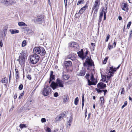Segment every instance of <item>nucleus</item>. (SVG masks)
<instances>
[{
	"mask_svg": "<svg viewBox=\"0 0 132 132\" xmlns=\"http://www.w3.org/2000/svg\"><path fill=\"white\" fill-rule=\"evenodd\" d=\"M51 91L50 87L47 85H45L42 90V94L45 96H47L51 94Z\"/></svg>",
	"mask_w": 132,
	"mask_h": 132,
	"instance_id": "3",
	"label": "nucleus"
},
{
	"mask_svg": "<svg viewBox=\"0 0 132 132\" xmlns=\"http://www.w3.org/2000/svg\"><path fill=\"white\" fill-rule=\"evenodd\" d=\"M108 47L109 49L110 50L113 48L112 46L111 45V44L110 43L109 44Z\"/></svg>",
	"mask_w": 132,
	"mask_h": 132,
	"instance_id": "44",
	"label": "nucleus"
},
{
	"mask_svg": "<svg viewBox=\"0 0 132 132\" xmlns=\"http://www.w3.org/2000/svg\"><path fill=\"white\" fill-rule=\"evenodd\" d=\"M10 0H1V2L6 5H10Z\"/></svg>",
	"mask_w": 132,
	"mask_h": 132,
	"instance_id": "22",
	"label": "nucleus"
},
{
	"mask_svg": "<svg viewBox=\"0 0 132 132\" xmlns=\"http://www.w3.org/2000/svg\"><path fill=\"white\" fill-rule=\"evenodd\" d=\"M26 125L25 124H20L19 126L20 128L21 129L23 128H26Z\"/></svg>",
	"mask_w": 132,
	"mask_h": 132,
	"instance_id": "39",
	"label": "nucleus"
},
{
	"mask_svg": "<svg viewBox=\"0 0 132 132\" xmlns=\"http://www.w3.org/2000/svg\"><path fill=\"white\" fill-rule=\"evenodd\" d=\"M87 7L86 5L82 7L81 8L79 11V12L80 14H82L84 12L86 9V8Z\"/></svg>",
	"mask_w": 132,
	"mask_h": 132,
	"instance_id": "20",
	"label": "nucleus"
},
{
	"mask_svg": "<svg viewBox=\"0 0 132 132\" xmlns=\"http://www.w3.org/2000/svg\"><path fill=\"white\" fill-rule=\"evenodd\" d=\"M51 86L53 89H55L57 87V85L56 83L55 82L53 81L51 85Z\"/></svg>",
	"mask_w": 132,
	"mask_h": 132,
	"instance_id": "17",
	"label": "nucleus"
},
{
	"mask_svg": "<svg viewBox=\"0 0 132 132\" xmlns=\"http://www.w3.org/2000/svg\"><path fill=\"white\" fill-rule=\"evenodd\" d=\"M29 58L31 63L32 64H34L38 62L40 57L37 54H35L30 55Z\"/></svg>",
	"mask_w": 132,
	"mask_h": 132,
	"instance_id": "2",
	"label": "nucleus"
},
{
	"mask_svg": "<svg viewBox=\"0 0 132 132\" xmlns=\"http://www.w3.org/2000/svg\"><path fill=\"white\" fill-rule=\"evenodd\" d=\"M41 121L42 122H45L46 121V120L45 118H43L41 119Z\"/></svg>",
	"mask_w": 132,
	"mask_h": 132,
	"instance_id": "52",
	"label": "nucleus"
},
{
	"mask_svg": "<svg viewBox=\"0 0 132 132\" xmlns=\"http://www.w3.org/2000/svg\"><path fill=\"white\" fill-rule=\"evenodd\" d=\"M1 82L3 84L7 83L8 82L7 78L6 77L3 78L1 80Z\"/></svg>",
	"mask_w": 132,
	"mask_h": 132,
	"instance_id": "25",
	"label": "nucleus"
},
{
	"mask_svg": "<svg viewBox=\"0 0 132 132\" xmlns=\"http://www.w3.org/2000/svg\"><path fill=\"white\" fill-rule=\"evenodd\" d=\"M5 32L4 31L1 32L0 34L1 36L3 38L4 37V38L5 37L6 35V33H5Z\"/></svg>",
	"mask_w": 132,
	"mask_h": 132,
	"instance_id": "31",
	"label": "nucleus"
},
{
	"mask_svg": "<svg viewBox=\"0 0 132 132\" xmlns=\"http://www.w3.org/2000/svg\"><path fill=\"white\" fill-rule=\"evenodd\" d=\"M113 76V75H111V76H109V75H107L106 76L107 79L108 80H109L111 77Z\"/></svg>",
	"mask_w": 132,
	"mask_h": 132,
	"instance_id": "53",
	"label": "nucleus"
},
{
	"mask_svg": "<svg viewBox=\"0 0 132 132\" xmlns=\"http://www.w3.org/2000/svg\"><path fill=\"white\" fill-rule=\"evenodd\" d=\"M56 83L57 84V86H59V87H63L64 86V82L62 80L57 79L56 80Z\"/></svg>",
	"mask_w": 132,
	"mask_h": 132,
	"instance_id": "7",
	"label": "nucleus"
},
{
	"mask_svg": "<svg viewBox=\"0 0 132 132\" xmlns=\"http://www.w3.org/2000/svg\"><path fill=\"white\" fill-rule=\"evenodd\" d=\"M70 47L73 48L75 49H78V44L75 42H71L69 44Z\"/></svg>",
	"mask_w": 132,
	"mask_h": 132,
	"instance_id": "6",
	"label": "nucleus"
},
{
	"mask_svg": "<svg viewBox=\"0 0 132 132\" xmlns=\"http://www.w3.org/2000/svg\"><path fill=\"white\" fill-rule=\"evenodd\" d=\"M54 78L55 76L53 75V71H51L50 73V80L49 81V83H50L51 81L54 79Z\"/></svg>",
	"mask_w": 132,
	"mask_h": 132,
	"instance_id": "14",
	"label": "nucleus"
},
{
	"mask_svg": "<svg viewBox=\"0 0 132 132\" xmlns=\"http://www.w3.org/2000/svg\"><path fill=\"white\" fill-rule=\"evenodd\" d=\"M18 25L19 26H27V25L23 22H19L18 23Z\"/></svg>",
	"mask_w": 132,
	"mask_h": 132,
	"instance_id": "28",
	"label": "nucleus"
},
{
	"mask_svg": "<svg viewBox=\"0 0 132 132\" xmlns=\"http://www.w3.org/2000/svg\"><path fill=\"white\" fill-rule=\"evenodd\" d=\"M85 3V1L83 0H80L78 3L77 5H79L80 4H84Z\"/></svg>",
	"mask_w": 132,
	"mask_h": 132,
	"instance_id": "38",
	"label": "nucleus"
},
{
	"mask_svg": "<svg viewBox=\"0 0 132 132\" xmlns=\"http://www.w3.org/2000/svg\"><path fill=\"white\" fill-rule=\"evenodd\" d=\"M24 92H23L22 93H21L19 97V99H20L22 97V96L24 95Z\"/></svg>",
	"mask_w": 132,
	"mask_h": 132,
	"instance_id": "49",
	"label": "nucleus"
},
{
	"mask_svg": "<svg viewBox=\"0 0 132 132\" xmlns=\"http://www.w3.org/2000/svg\"><path fill=\"white\" fill-rule=\"evenodd\" d=\"M10 31L12 34L17 33L19 32V30L16 29H10Z\"/></svg>",
	"mask_w": 132,
	"mask_h": 132,
	"instance_id": "24",
	"label": "nucleus"
},
{
	"mask_svg": "<svg viewBox=\"0 0 132 132\" xmlns=\"http://www.w3.org/2000/svg\"><path fill=\"white\" fill-rule=\"evenodd\" d=\"M9 1L10 3V5H14L16 3V1L14 0H10Z\"/></svg>",
	"mask_w": 132,
	"mask_h": 132,
	"instance_id": "34",
	"label": "nucleus"
},
{
	"mask_svg": "<svg viewBox=\"0 0 132 132\" xmlns=\"http://www.w3.org/2000/svg\"><path fill=\"white\" fill-rule=\"evenodd\" d=\"M131 23V21H130L128 22V24L127 25V28L128 29H129V28L130 27V26Z\"/></svg>",
	"mask_w": 132,
	"mask_h": 132,
	"instance_id": "46",
	"label": "nucleus"
},
{
	"mask_svg": "<svg viewBox=\"0 0 132 132\" xmlns=\"http://www.w3.org/2000/svg\"><path fill=\"white\" fill-rule=\"evenodd\" d=\"M72 120V118L71 116H70L69 119L67 122V128H69L70 126Z\"/></svg>",
	"mask_w": 132,
	"mask_h": 132,
	"instance_id": "9",
	"label": "nucleus"
},
{
	"mask_svg": "<svg viewBox=\"0 0 132 132\" xmlns=\"http://www.w3.org/2000/svg\"><path fill=\"white\" fill-rule=\"evenodd\" d=\"M85 72L84 70H82L80 71L78 75L81 76H84L85 74Z\"/></svg>",
	"mask_w": 132,
	"mask_h": 132,
	"instance_id": "26",
	"label": "nucleus"
},
{
	"mask_svg": "<svg viewBox=\"0 0 132 132\" xmlns=\"http://www.w3.org/2000/svg\"><path fill=\"white\" fill-rule=\"evenodd\" d=\"M106 77H107L106 76H105V75L103 76V78H102V79H103V82L106 81V83H107L108 82V81L106 80Z\"/></svg>",
	"mask_w": 132,
	"mask_h": 132,
	"instance_id": "36",
	"label": "nucleus"
},
{
	"mask_svg": "<svg viewBox=\"0 0 132 132\" xmlns=\"http://www.w3.org/2000/svg\"><path fill=\"white\" fill-rule=\"evenodd\" d=\"M90 79L92 81H91L89 79H87L88 82V85L89 86H90L92 85H95L97 82H94V81H95V79L93 73H92L91 74Z\"/></svg>",
	"mask_w": 132,
	"mask_h": 132,
	"instance_id": "5",
	"label": "nucleus"
},
{
	"mask_svg": "<svg viewBox=\"0 0 132 132\" xmlns=\"http://www.w3.org/2000/svg\"><path fill=\"white\" fill-rule=\"evenodd\" d=\"M110 36L108 34L106 36V39H109Z\"/></svg>",
	"mask_w": 132,
	"mask_h": 132,
	"instance_id": "61",
	"label": "nucleus"
},
{
	"mask_svg": "<svg viewBox=\"0 0 132 132\" xmlns=\"http://www.w3.org/2000/svg\"><path fill=\"white\" fill-rule=\"evenodd\" d=\"M46 131L47 132H51V129L49 127H47L46 128Z\"/></svg>",
	"mask_w": 132,
	"mask_h": 132,
	"instance_id": "48",
	"label": "nucleus"
},
{
	"mask_svg": "<svg viewBox=\"0 0 132 132\" xmlns=\"http://www.w3.org/2000/svg\"><path fill=\"white\" fill-rule=\"evenodd\" d=\"M3 44L2 41V40H1L0 41V46L1 47H2L3 46Z\"/></svg>",
	"mask_w": 132,
	"mask_h": 132,
	"instance_id": "56",
	"label": "nucleus"
},
{
	"mask_svg": "<svg viewBox=\"0 0 132 132\" xmlns=\"http://www.w3.org/2000/svg\"><path fill=\"white\" fill-rule=\"evenodd\" d=\"M67 0H64V3L65 5H67Z\"/></svg>",
	"mask_w": 132,
	"mask_h": 132,
	"instance_id": "64",
	"label": "nucleus"
},
{
	"mask_svg": "<svg viewBox=\"0 0 132 132\" xmlns=\"http://www.w3.org/2000/svg\"><path fill=\"white\" fill-rule=\"evenodd\" d=\"M89 74H87L86 76V79H89Z\"/></svg>",
	"mask_w": 132,
	"mask_h": 132,
	"instance_id": "57",
	"label": "nucleus"
},
{
	"mask_svg": "<svg viewBox=\"0 0 132 132\" xmlns=\"http://www.w3.org/2000/svg\"><path fill=\"white\" fill-rule=\"evenodd\" d=\"M27 78H28V79H29V80H30L31 79V76L30 75H27Z\"/></svg>",
	"mask_w": 132,
	"mask_h": 132,
	"instance_id": "54",
	"label": "nucleus"
},
{
	"mask_svg": "<svg viewBox=\"0 0 132 132\" xmlns=\"http://www.w3.org/2000/svg\"><path fill=\"white\" fill-rule=\"evenodd\" d=\"M48 4H49L50 5V6H51V3L50 2V0H48Z\"/></svg>",
	"mask_w": 132,
	"mask_h": 132,
	"instance_id": "63",
	"label": "nucleus"
},
{
	"mask_svg": "<svg viewBox=\"0 0 132 132\" xmlns=\"http://www.w3.org/2000/svg\"><path fill=\"white\" fill-rule=\"evenodd\" d=\"M83 50L81 49L80 51L77 53L78 56L82 59H84L86 56V55H84L83 53Z\"/></svg>",
	"mask_w": 132,
	"mask_h": 132,
	"instance_id": "8",
	"label": "nucleus"
},
{
	"mask_svg": "<svg viewBox=\"0 0 132 132\" xmlns=\"http://www.w3.org/2000/svg\"><path fill=\"white\" fill-rule=\"evenodd\" d=\"M62 77H63V79L64 80H68L69 78V77L67 75H63L62 76Z\"/></svg>",
	"mask_w": 132,
	"mask_h": 132,
	"instance_id": "29",
	"label": "nucleus"
},
{
	"mask_svg": "<svg viewBox=\"0 0 132 132\" xmlns=\"http://www.w3.org/2000/svg\"><path fill=\"white\" fill-rule=\"evenodd\" d=\"M102 91H103L104 93V95H105V93L107 92V90L106 89L104 90H103Z\"/></svg>",
	"mask_w": 132,
	"mask_h": 132,
	"instance_id": "60",
	"label": "nucleus"
},
{
	"mask_svg": "<svg viewBox=\"0 0 132 132\" xmlns=\"http://www.w3.org/2000/svg\"><path fill=\"white\" fill-rule=\"evenodd\" d=\"M125 93V89L124 88H122V90L121 92V94H123Z\"/></svg>",
	"mask_w": 132,
	"mask_h": 132,
	"instance_id": "45",
	"label": "nucleus"
},
{
	"mask_svg": "<svg viewBox=\"0 0 132 132\" xmlns=\"http://www.w3.org/2000/svg\"><path fill=\"white\" fill-rule=\"evenodd\" d=\"M107 6H106L105 7L103 8L102 11L100 13V15L98 19V23H100L101 20V19L103 17V14H104V20H105L106 19V13L107 12Z\"/></svg>",
	"mask_w": 132,
	"mask_h": 132,
	"instance_id": "4",
	"label": "nucleus"
},
{
	"mask_svg": "<svg viewBox=\"0 0 132 132\" xmlns=\"http://www.w3.org/2000/svg\"><path fill=\"white\" fill-rule=\"evenodd\" d=\"M17 97V94H14V98L15 99Z\"/></svg>",
	"mask_w": 132,
	"mask_h": 132,
	"instance_id": "58",
	"label": "nucleus"
},
{
	"mask_svg": "<svg viewBox=\"0 0 132 132\" xmlns=\"http://www.w3.org/2000/svg\"><path fill=\"white\" fill-rule=\"evenodd\" d=\"M64 63L66 67L70 66L72 64V62L70 61H65L64 62Z\"/></svg>",
	"mask_w": 132,
	"mask_h": 132,
	"instance_id": "15",
	"label": "nucleus"
},
{
	"mask_svg": "<svg viewBox=\"0 0 132 132\" xmlns=\"http://www.w3.org/2000/svg\"><path fill=\"white\" fill-rule=\"evenodd\" d=\"M25 57H24L19 56V59L18 60V61L19 62L21 61L22 62H24Z\"/></svg>",
	"mask_w": 132,
	"mask_h": 132,
	"instance_id": "27",
	"label": "nucleus"
},
{
	"mask_svg": "<svg viewBox=\"0 0 132 132\" xmlns=\"http://www.w3.org/2000/svg\"><path fill=\"white\" fill-rule=\"evenodd\" d=\"M40 49L38 54H39L40 55L42 56L44 55L46 53L44 49L42 47H40Z\"/></svg>",
	"mask_w": 132,
	"mask_h": 132,
	"instance_id": "13",
	"label": "nucleus"
},
{
	"mask_svg": "<svg viewBox=\"0 0 132 132\" xmlns=\"http://www.w3.org/2000/svg\"><path fill=\"white\" fill-rule=\"evenodd\" d=\"M26 45V40H24L23 41L22 43V46L24 47Z\"/></svg>",
	"mask_w": 132,
	"mask_h": 132,
	"instance_id": "40",
	"label": "nucleus"
},
{
	"mask_svg": "<svg viewBox=\"0 0 132 132\" xmlns=\"http://www.w3.org/2000/svg\"><path fill=\"white\" fill-rule=\"evenodd\" d=\"M96 90L98 93H101L102 91L101 90L97 88H96Z\"/></svg>",
	"mask_w": 132,
	"mask_h": 132,
	"instance_id": "55",
	"label": "nucleus"
},
{
	"mask_svg": "<svg viewBox=\"0 0 132 132\" xmlns=\"http://www.w3.org/2000/svg\"><path fill=\"white\" fill-rule=\"evenodd\" d=\"M40 47H35L34 49V53H35L36 54H38L39 51H40Z\"/></svg>",
	"mask_w": 132,
	"mask_h": 132,
	"instance_id": "18",
	"label": "nucleus"
},
{
	"mask_svg": "<svg viewBox=\"0 0 132 132\" xmlns=\"http://www.w3.org/2000/svg\"><path fill=\"white\" fill-rule=\"evenodd\" d=\"M15 77L16 79H18L19 78V72L18 70L17 69H15Z\"/></svg>",
	"mask_w": 132,
	"mask_h": 132,
	"instance_id": "19",
	"label": "nucleus"
},
{
	"mask_svg": "<svg viewBox=\"0 0 132 132\" xmlns=\"http://www.w3.org/2000/svg\"><path fill=\"white\" fill-rule=\"evenodd\" d=\"M23 87V85L22 84H21L20 85L19 87V89L20 90H21L22 89Z\"/></svg>",
	"mask_w": 132,
	"mask_h": 132,
	"instance_id": "51",
	"label": "nucleus"
},
{
	"mask_svg": "<svg viewBox=\"0 0 132 132\" xmlns=\"http://www.w3.org/2000/svg\"><path fill=\"white\" fill-rule=\"evenodd\" d=\"M79 102V99L78 97H77L75 98V100L74 104L76 105L78 104Z\"/></svg>",
	"mask_w": 132,
	"mask_h": 132,
	"instance_id": "35",
	"label": "nucleus"
},
{
	"mask_svg": "<svg viewBox=\"0 0 132 132\" xmlns=\"http://www.w3.org/2000/svg\"><path fill=\"white\" fill-rule=\"evenodd\" d=\"M91 45L92 46V47L91 49H92L93 50H94V47L95 46V44L92 43H91Z\"/></svg>",
	"mask_w": 132,
	"mask_h": 132,
	"instance_id": "43",
	"label": "nucleus"
},
{
	"mask_svg": "<svg viewBox=\"0 0 132 132\" xmlns=\"http://www.w3.org/2000/svg\"><path fill=\"white\" fill-rule=\"evenodd\" d=\"M127 101H125L124 102V104L122 106L121 108L123 109L125 106L127 105Z\"/></svg>",
	"mask_w": 132,
	"mask_h": 132,
	"instance_id": "42",
	"label": "nucleus"
},
{
	"mask_svg": "<svg viewBox=\"0 0 132 132\" xmlns=\"http://www.w3.org/2000/svg\"><path fill=\"white\" fill-rule=\"evenodd\" d=\"M116 44V42L114 40V43H113V45H114V47H115Z\"/></svg>",
	"mask_w": 132,
	"mask_h": 132,
	"instance_id": "59",
	"label": "nucleus"
},
{
	"mask_svg": "<svg viewBox=\"0 0 132 132\" xmlns=\"http://www.w3.org/2000/svg\"><path fill=\"white\" fill-rule=\"evenodd\" d=\"M117 70V69L114 68V69H110L109 71V73H112L113 74V73L115 72Z\"/></svg>",
	"mask_w": 132,
	"mask_h": 132,
	"instance_id": "30",
	"label": "nucleus"
},
{
	"mask_svg": "<svg viewBox=\"0 0 132 132\" xmlns=\"http://www.w3.org/2000/svg\"><path fill=\"white\" fill-rule=\"evenodd\" d=\"M100 104L101 106L103 105L104 102V97H100Z\"/></svg>",
	"mask_w": 132,
	"mask_h": 132,
	"instance_id": "23",
	"label": "nucleus"
},
{
	"mask_svg": "<svg viewBox=\"0 0 132 132\" xmlns=\"http://www.w3.org/2000/svg\"><path fill=\"white\" fill-rule=\"evenodd\" d=\"M86 63L89 66H92L93 64V62L92 60L91 59H87L86 60Z\"/></svg>",
	"mask_w": 132,
	"mask_h": 132,
	"instance_id": "16",
	"label": "nucleus"
},
{
	"mask_svg": "<svg viewBox=\"0 0 132 132\" xmlns=\"http://www.w3.org/2000/svg\"><path fill=\"white\" fill-rule=\"evenodd\" d=\"M118 19L120 20H121L122 19V18L121 16H118Z\"/></svg>",
	"mask_w": 132,
	"mask_h": 132,
	"instance_id": "62",
	"label": "nucleus"
},
{
	"mask_svg": "<svg viewBox=\"0 0 132 132\" xmlns=\"http://www.w3.org/2000/svg\"><path fill=\"white\" fill-rule=\"evenodd\" d=\"M82 109H83V108L84 107V102H85V100H84V95H83L82 97Z\"/></svg>",
	"mask_w": 132,
	"mask_h": 132,
	"instance_id": "37",
	"label": "nucleus"
},
{
	"mask_svg": "<svg viewBox=\"0 0 132 132\" xmlns=\"http://www.w3.org/2000/svg\"><path fill=\"white\" fill-rule=\"evenodd\" d=\"M25 55H26V53L24 51H22L20 53L19 56L24 57Z\"/></svg>",
	"mask_w": 132,
	"mask_h": 132,
	"instance_id": "32",
	"label": "nucleus"
},
{
	"mask_svg": "<svg viewBox=\"0 0 132 132\" xmlns=\"http://www.w3.org/2000/svg\"><path fill=\"white\" fill-rule=\"evenodd\" d=\"M97 87L101 89H104L106 86V84L102 83H100L97 85Z\"/></svg>",
	"mask_w": 132,
	"mask_h": 132,
	"instance_id": "11",
	"label": "nucleus"
},
{
	"mask_svg": "<svg viewBox=\"0 0 132 132\" xmlns=\"http://www.w3.org/2000/svg\"><path fill=\"white\" fill-rule=\"evenodd\" d=\"M67 58L70 59L71 60L73 61L75 59V58L73 54H71L67 57Z\"/></svg>",
	"mask_w": 132,
	"mask_h": 132,
	"instance_id": "21",
	"label": "nucleus"
},
{
	"mask_svg": "<svg viewBox=\"0 0 132 132\" xmlns=\"http://www.w3.org/2000/svg\"><path fill=\"white\" fill-rule=\"evenodd\" d=\"M61 120L59 118V117L58 116H57L55 118V122H57L58 121H59Z\"/></svg>",
	"mask_w": 132,
	"mask_h": 132,
	"instance_id": "47",
	"label": "nucleus"
},
{
	"mask_svg": "<svg viewBox=\"0 0 132 132\" xmlns=\"http://www.w3.org/2000/svg\"><path fill=\"white\" fill-rule=\"evenodd\" d=\"M54 96L55 97H57L59 96V94L57 92H55L54 94Z\"/></svg>",
	"mask_w": 132,
	"mask_h": 132,
	"instance_id": "50",
	"label": "nucleus"
},
{
	"mask_svg": "<svg viewBox=\"0 0 132 132\" xmlns=\"http://www.w3.org/2000/svg\"><path fill=\"white\" fill-rule=\"evenodd\" d=\"M43 18L40 16L38 17L35 19V21L36 23H37L39 24H41L43 22Z\"/></svg>",
	"mask_w": 132,
	"mask_h": 132,
	"instance_id": "10",
	"label": "nucleus"
},
{
	"mask_svg": "<svg viewBox=\"0 0 132 132\" xmlns=\"http://www.w3.org/2000/svg\"><path fill=\"white\" fill-rule=\"evenodd\" d=\"M100 0H96L94 2V5L92 8V12L94 10V12L93 17L95 18L96 16V14L99 9L100 5Z\"/></svg>",
	"mask_w": 132,
	"mask_h": 132,
	"instance_id": "1",
	"label": "nucleus"
},
{
	"mask_svg": "<svg viewBox=\"0 0 132 132\" xmlns=\"http://www.w3.org/2000/svg\"><path fill=\"white\" fill-rule=\"evenodd\" d=\"M128 5L126 3H122L121 8L123 10L125 11H128Z\"/></svg>",
	"mask_w": 132,
	"mask_h": 132,
	"instance_id": "12",
	"label": "nucleus"
},
{
	"mask_svg": "<svg viewBox=\"0 0 132 132\" xmlns=\"http://www.w3.org/2000/svg\"><path fill=\"white\" fill-rule=\"evenodd\" d=\"M108 59V57H106L105 58L104 60L103 61V64H105L106 63Z\"/></svg>",
	"mask_w": 132,
	"mask_h": 132,
	"instance_id": "41",
	"label": "nucleus"
},
{
	"mask_svg": "<svg viewBox=\"0 0 132 132\" xmlns=\"http://www.w3.org/2000/svg\"><path fill=\"white\" fill-rule=\"evenodd\" d=\"M65 116L64 114L63 113L61 114L58 116L59 117L60 120L63 119L64 117Z\"/></svg>",
	"mask_w": 132,
	"mask_h": 132,
	"instance_id": "33",
	"label": "nucleus"
}]
</instances>
